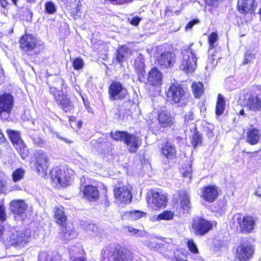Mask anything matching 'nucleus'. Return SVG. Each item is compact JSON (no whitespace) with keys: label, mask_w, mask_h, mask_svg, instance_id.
Wrapping results in <instances>:
<instances>
[{"label":"nucleus","mask_w":261,"mask_h":261,"mask_svg":"<svg viewBox=\"0 0 261 261\" xmlns=\"http://www.w3.org/2000/svg\"><path fill=\"white\" fill-rule=\"evenodd\" d=\"M31 240V232L27 229L12 228L5 232L4 241L10 245L24 246Z\"/></svg>","instance_id":"obj_1"},{"label":"nucleus","mask_w":261,"mask_h":261,"mask_svg":"<svg viewBox=\"0 0 261 261\" xmlns=\"http://www.w3.org/2000/svg\"><path fill=\"white\" fill-rule=\"evenodd\" d=\"M111 137L116 141L123 142L128 147V151L132 153H136L142 145L141 138L126 131L111 132Z\"/></svg>","instance_id":"obj_2"},{"label":"nucleus","mask_w":261,"mask_h":261,"mask_svg":"<svg viewBox=\"0 0 261 261\" xmlns=\"http://www.w3.org/2000/svg\"><path fill=\"white\" fill-rule=\"evenodd\" d=\"M167 97L178 106L183 107L188 101L189 95L181 86L178 84H173L170 85L167 93Z\"/></svg>","instance_id":"obj_3"},{"label":"nucleus","mask_w":261,"mask_h":261,"mask_svg":"<svg viewBox=\"0 0 261 261\" xmlns=\"http://www.w3.org/2000/svg\"><path fill=\"white\" fill-rule=\"evenodd\" d=\"M41 43L30 34L22 36L20 40L21 48L27 55L31 56L39 53L41 49Z\"/></svg>","instance_id":"obj_4"},{"label":"nucleus","mask_w":261,"mask_h":261,"mask_svg":"<svg viewBox=\"0 0 261 261\" xmlns=\"http://www.w3.org/2000/svg\"><path fill=\"white\" fill-rule=\"evenodd\" d=\"M182 58L179 68L181 70L188 72H193L197 66V58L190 47L182 51Z\"/></svg>","instance_id":"obj_5"},{"label":"nucleus","mask_w":261,"mask_h":261,"mask_svg":"<svg viewBox=\"0 0 261 261\" xmlns=\"http://www.w3.org/2000/svg\"><path fill=\"white\" fill-rule=\"evenodd\" d=\"M254 250V246L250 241H243L236 249V257L239 261H248L252 257Z\"/></svg>","instance_id":"obj_6"},{"label":"nucleus","mask_w":261,"mask_h":261,"mask_svg":"<svg viewBox=\"0 0 261 261\" xmlns=\"http://www.w3.org/2000/svg\"><path fill=\"white\" fill-rule=\"evenodd\" d=\"M7 133L11 142L21 158L25 159L29 154V149L21 139L20 133L12 130H8Z\"/></svg>","instance_id":"obj_7"},{"label":"nucleus","mask_w":261,"mask_h":261,"mask_svg":"<svg viewBox=\"0 0 261 261\" xmlns=\"http://www.w3.org/2000/svg\"><path fill=\"white\" fill-rule=\"evenodd\" d=\"M14 106L13 96L9 93L0 94V117L7 120L10 117Z\"/></svg>","instance_id":"obj_8"},{"label":"nucleus","mask_w":261,"mask_h":261,"mask_svg":"<svg viewBox=\"0 0 261 261\" xmlns=\"http://www.w3.org/2000/svg\"><path fill=\"white\" fill-rule=\"evenodd\" d=\"M215 221L211 222L203 218L196 217L193 218L192 222V229L195 234L203 236L216 225Z\"/></svg>","instance_id":"obj_9"},{"label":"nucleus","mask_w":261,"mask_h":261,"mask_svg":"<svg viewBox=\"0 0 261 261\" xmlns=\"http://www.w3.org/2000/svg\"><path fill=\"white\" fill-rule=\"evenodd\" d=\"M233 219L239 224V230L242 233H251L255 227V219L251 216H242L238 214L234 215Z\"/></svg>","instance_id":"obj_10"},{"label":"nucleus","mask_w":261,"mask_h":261,"mask_svg":"<svg viewBox=\"0 0 261 261\" xmlns=\"http://www.w3.org/2000/svg\"><path fill=\"white\" fill-rule=\"evenodd\" d=\"M109 99L111 101L121 100L128 95V91L119 82H113L109 88Z\"/></svg>","instance_id":"obj_11"},{"label":"nucleus","mask_w":261,"mask_h":261,"mask_svg":"<svg viewBox=\"0 0 261 261\" xmlns=\"http://www.w3.org/2000/svg\"><path fill=\"white\" fill-rule=\"evenodd\" d=\"M107 257L108 261H133L132 253L127 251H120L116 248H111L109 251Z\"/></svg>","instance_id":"obj_12"},{"label":"nucleus","mask_w":261,"mask_h":261,"mask_svg":"<svg viewBox=\"0 0 261 261\" xmlns=\"http://www.w3.org/2000/svg\"><path fill=\"white\" fill-rule=\"evenodd\" d=\"M151 198L148 201V205L152 209L164 207L166 205L167 199L165 195L159 191H153Z\"/></svg>","instance_id":"obj_13"},{"label":"nucleus","mask_w":261,"mask_h":261,"mask_svg":"<svg viewBox=\"0 0 261 261\" xmlns=\"http://www.w3.org/2000/svg\"><path fill=\"white\" fill-rule=\"evenodd\" d=\"M157 61L163 68L170 67L175 61V55L170 51H164L157 56Z\"/></svg>","instance_id":"obj_14"},{"label":"nucleus","mask_w":261,"mask_h":261,"mask_svg":"<svg viewBox=\"0 0 261 261\" xmlns=\"http://www.w3.org/2000/svg\"><path fill=\"white\" fill-rule=\"evenodd\" d=\"M35 167L39 174L42 176L46 175L48 162L47 157L45 153L38 152L36 155Z\"/></svg>","instance_id":"obj_15"},{"label":"nucleus","mask_w":261,"mask_h":261,"mask_svg":"<svg viewBox=\"0 0 261 261\" xmlns=\"http://www.w3.org/2000/svg\"><path fill=\"white\" fill-rule=\"evenodd\" d=\"M246 107L254 112L261 111V92L251 94L246 99Z\"/></svg>","instance_id":"obj_16"},{"label":"nucleus","mask_w":261,"mask_h":261,"mask_svg":"<svg viewBox=\"0 0 261 261\" xmlns=\"http://www.w3.org/2000/svg\"><path fill=\"white\" fill-rule=\"evenodd\" d=\"M237 7L239 11L242 14H252L256 9L257 3L255 0H239Z\"/></svg>","instance_id":"obj_17"},{"label":"nucleus","mask_w":261,"mask_h":261,"mask_svg":"<svg viewBox=\"0 0 261 261\" xmlns=\"http://www.w3.org/2000/svg\"><path fill=\"white\" fill-rule=\"evenodd\" d=\"M114 195L118 200L125 203L131 201L132 196L130 191L125 187H119L114 190Z\"/></svg>","instance_id":"obj_18"},{"label":"nucleus","mask_w":261,"mask_h":261,"mask_svg":"<svg viewBox=\"0 0 261 261\" xmlns=\"http://www.w3.org/2000/svg\"><path fill=\"white\" fill-rule=\"evenodd\" d=\"M161 153L168 160H172L176 157V149L174 144L167 141L161 147Z\"/></svg>","instance_id":"obj_19"},{"label":"nucleus","mask_w":261,"mask_h":261,"mask_svg":"<svg viewBox=\"0 0 261 261\" xmlns=\"http://www.w3.org/2000/svg\"><path fill=\"white\" fill-rule=\"evenodd\" d=\"M148 81L152 86L160 85L162 82V73L156 68H152L148 73Z\"/></svg>","instance_id":"obj_20"},{"label":"nucleus","mask_w":261,"mask_h":261,"mask_svg":"<svg viewBox=\"0 0 261 261\" xmlns=\"http://www.w3.org/2000/svg\"><path fill=\"white\" fill-rule=\"evenodd\" d=\"M261 135L258 129L253 127L248 128L246 133V140L251 145H255L258 143L260 140Z\"/></svg>","instance_id":"obj_21"},{"label":"nucleus","mask_w":261,"mask_h":261,"mask_svg":"<svg viewBox=\"0 0 261 261\" xmlns=\"http://www.w3.org/2000/svg\"><path fill=\"white\" fill-rule=\"evenodd\" d=\"M178 195L179 197L181 207L184 211V213L188 214L191 206L189 195L185 190L179 191Z\"/></svg>","instance_id":"obj_22"},{"label":"nucleus","mask_w":261,"mask_h":261,"mask_svg":"<svg viewBox=\"0 0 261 261\" xmlns=\"http://www.w3.org/2000/svg\"><path fill=\"white\" fill-rule=\"evenodd\" d=\"M82 191L84 197L89 200H96L99 197L98 191L97 188L93 186H85Z\"/></svg>","instance_id":"obj_23"},{"label":"nucleus","mask_w":261,"mask_h":261,"mask_svg":"<svg viewBox=\"0 0 261 261\" xmlns=\"http://www.w3.org/2000/svg\"><path fill=\"white\" fill-rule=\"evenodd\" d=\"M218 192L215 186H208L204 188L202 197L209 202H213L217 197Z\"/></svg>","instance_id":"obj_24"},{"label":"nucleus","mask_w":261,"mask_h":261,"mask_svg":"<svg viewBox=\"0 0 261 261\" xmlns=\"http://www.w3.org/2000/svg\"><path fill=\"white\" fill-rule=\"evenodd\" d=\"M173 120L174 118L166 111H162L159 114V122L163 127L171 126L173 123Z\"/></svg>","instance_id":"obj_25"},{"label":"nucleus","mask_w":261,"mask_h":261,"mask_svg":"<svg viewBox=\"0 0 261 261\" xmlns=\"http://www.w3.org/2000/svg\"><path fill=\"white\" fill-rule=\"evenodd\" d=\"M10 208L14 214L19 215L24 213L27 206L22 200H14L11 202Z\"/></svg>","instance_id":"obj_26"},{"label":"nucleus","mask_w":261,"mask_h":261,"mask_svg":"<svg viewBox=\"0 0 261 261\" xmlns=\"http://www.w3.org/2000/svg\"><path fill=\"white\" fill-rule=\"evenodd\" d=\"M131 54V50L127 46H122L119 47L116 52V60L118 63H122L126 60Z\"/></svg>","instance_id":"obj_27"},{"label":"nucleus","mask_w":261,"mask_h":261,"mask_svg":"<svg viewBox=\"0 0 261 261\" xmlns=\"http://www.w3.org/2000/svg\"><path fill=\"white\" fill-rule=\"evenodd\" d=\"M134 66L136 70L137 71L138 74L139 78L140 77V75H143L145 72V66L144 64V58L142 54H140L135 60Z\"/></svg>","instance_id":"obj_28"},{"label":"nucleus","mask_w":261,"mask_h":261,"mask_svg":"<svg viewBox=\"0 0 261 261\" xmlns=\"http://www.w3.org/2000/svg\"><path fill=\"white\" fill-rule=\"evenodd\" d=\"M55 222L60 226L64 228L65 223V215L64 211V208L56 207L55 208Z\"/></svg>","instance_id":"obj_29"},{"label":"nucleus","mask_w":261,"mask_h":261,"mask_svg":"<svg viewBox=\"0 0 261 261\" xmlns=\"http://www.w3.org/2000/svg\"><path fill=\"white\" fill-rule=\"evenodd\" d=\"M51 177L55 182L63 186L65 176L60 168L57 167L52 171Z\"/></svg>","instance_id":"obj_30"},{"label":"nucleus","mask_w":261,"mask_h":261,"mask_svg":"<svg viewBox=\"0 0 261 261\" xmlns=\"http://www.w3.org/2000/svg\"><path fill=\"white\" fill-rule=\"evenodd\" d=\"M225 107V101L222 95L219 94L218 96L216 108V114L217 116L222 115Z\"/></svg>","instance_id":"obj_31"},{"label":"nucleus","mask_w":261,"mask_h":261,"mask_svg":"<svg viewBox=\"0 0 261 261\" xmlns=\"http://www.w3.org/2000/svg\"><path fill=\"white\" fill-rule=\"evenodd\" d=\"M192 88L195 97H199L203 92V84L201 82L193 83Z\"/></svg>","instance_id":"obj_32"},{"label":"nucleus","mask_w":261,"mask_h":261,"mask_svg":"<svg viewBox=\"0 0 261 261\" xmlns=\"http://www.w3.org/2000/svg\"><path fill=\"white\" fill-rule=\"evenodd\" d=\"M255 58V55L252 51L247 50L244 54V58L243 61L244 65L252 63Z\"/></svg>","instance_id":"obj_33"},{"label":"nucleus","mask_w":261,"mask_h":261,"mask_svg":"<svg viewBox=\"0 0 261 261\" xmlns=\"http://www.w3.org/2000/svg\"><path fill=\"white\" fill-rule=\"evenodd\" d=\"M25 171L22 168L15 170L12 174V179L14 182H17L21 180L24 175Z\"/></svg>","instance_id":"obj_34"},{"label":"nucleus","mask_w":261,"mask_h":261,"mask_svg":"<svg viewBox=\"0 0 261 261\" xmlns=\"http://www.w3.org/2000/svg\"><path fill=\"white\" fill-rule=\"evenodd\" d=\"M191 143L194 148L201 144L202 136L198 132H194L192 137Z\"/></svg>","instance_id":"obj_35"},{"label":"nucleus","mask_w":261,"mask_h":261,"mask_svg":"<svg viewBox=\"0 0 261 261\" xmlns=\"http://www.w3.org/2000/svg\"><path fill=\"white\" fill-rule=\"evenodd\" d=\"M173 213L171 211H166L160 215H159L156 218L157 220H169L173 218Z\"/></svg>","instance_id":"obj_36"},{"label":"nucleus","mask_w":261,"mask_h":261,"mask_svg":"<svg viewBox=\"0 0 261 261\" xmlns=\"http://www.w3.org/2000/svg\"><path fill=\"white\" fill-rule=\"evenodd\" d=\"M174 261H188L186 254L181 251L177 250L174 252Z\"/></svg>","instance_id":"obj_37"},{"label":"nucleus","mask_w":261,"mask_h":261,"mask_svg":"<svg viewBox=\"0 0 261 261\" xmlns=\"http://www.w3.org/2000/svg\"><path fill=\"white\" fill-rule=\"evenodd\" d=\"M129 213L130 218L135 220L139 219L146 215L145 213L140 211H133L129 212Z\"/></svg>","instance_id":"obj_38"},{"label":"nucleus","mask_w":261,"mask_h":261,"mask_svg":"<svg viewBox=\"0 0 261 261\" xmlns=\"http://www.w3.org/2000/svg\"><path fill=\"white\" fill-rule=\"evenodd\" d=\"M187 245L189 250L191 252L195 254L198 253V249L197 248V247L192 239H190L188 240Z\"/></svg>","instance_id":"obj_39"},{"label":"nucleus","mask_w":261,"mask_h":261,"mask_svg":"<svg viewBox=\"0 0 261 261\" xmlns=\"http://www.w3.org/2000/svg\"><path fill=\"white\" fill-rule=\"evenodd\" d=\"M38 261H54L52 256L47 252H40L38 255Z\"/></svg>","instance_id":"obj_40"},{"label":"nucleus","mask_w":261,"mask_h":261,"mask_svg":"<svg viewBox=\"0 0 261 261\" xmlns=\"http://www.w3.org/2000/svg\"><path fill=\"white\" fill-rule=\"evenodd\" d=\"M80 249L75 246H74L73 249H69V254L71 259L74 257V259H73V261H85L83 259L80 257H74V254H76L77 252H80Z\"/></svg>","instance_id":"obj_41"},{"label":"nucleus","mask_w":261,"mask_h":261,"mask_svg":"<svg viewBox=\"0 0 261 261\" xmlns=\"http://www.w3.org/2000/svg\"><path fill=\"white\" fill-rule=\"evenodd\" d=\"M218 34L216 33H212L208 37V42L210 44V48H213L215 47V43L217 40Z\"/></svg>","instance_id":"obj_42"},{"label":"nucleus","mask_w":261,"mask_h":261,"mask_svg":"<svg viewBox=\"0 0 261 261\" xmlns=\"http://www.w3.org/2000/svg\"><path fill=\"white\" fill-rule=\"evenodd\" d=\"M206 6L217 8L223 0H204Z\"/></svg>","instance_id":"obj_43"},{"label":"nucleus","mask_w":261,"mask_h":261,"mask_svg":"<svg viewBox=\"0 0 261 261\" xmlns=\"http://www.w3.org/2000/svg\"><path fill=\"white\" fill-rule=\"evenodd\" d=\"M56 10L55 4L51 2H49L46 3L45 5V10L47 13L49 14H53L55 12Z\"/></svg>","instance_id":"obj_44"},{"label":"nucleus","mask_w":261,"mask_h":261,"mask_svg":"<svg viewBox=\"0 0 261 261\" xmlns=\"http://www.w3.org/2000/svg\"><path fill=\"white\" fill-rule=\"evenodd\" d=\"M83 65V61L80 58H76L73 61V66L75 69L79 70L82 68Z\"/></svg>","instance_id":"obj_45"},{"label":"nucleus","mask_w":261,"mask_h":261,"mask_svg":"<svg viewBox=\"0 0 261 261\" xmlns=\"http://www.w3.org/2000/svg\"><path fill=\"white\" fill-rule=\"evenodd\" d=\"M69 121L71 127L73 129L80 128L82 125V122L80 120L72 121V118H69Z\"/></svg>","instance_id":"obj_46"},{"label":"nucleus","mask_w":261,"mask_h":261,"mask_svg":"<svg viewBox=\"0 0 261 261\" xmlns=\"http://www.w3.org/2000/svg\"><path fill=\"white\" fill-rule=\"evenodd\" d=\"M215 59L214 58L213 56H212L211 57H209L208 59L207 64L205 67V69L212 70L216 65L215 63Z\"/></svg>","instance_id":"obj_47"},{"label":"nucleus","mask_w":261,"mask_h":261,"mask_svg":"<svg viewBox=\"0 0 261 261\" xmlns=\"http://www.w3.org/2000/svg\"><path fill=\"white\" fill-rule=\"evenodd\" d=\"M66 227H67V225H66ZM68 234V239L69 240H72L74 238H75L77 235V233L76 231L74 230L73 228L70 229H67L66 228V234Z\"/></svg>","instance_id":"obj_48"},{"label":"nucleus","mask_w":261,"mask_h":261,"mask_svg":"<svg viewBox=\"0 0 261 261\" xmlns=\"http://www.w3.org/2000/svg\"><path fill=\"white\" fill-rule=\"evenodd\" d=\"M141 20V18L138 16H134L128 18V20L130 23L134 26H137L140 23Z\"/></svg>","instance_id":"obj_49"},{"label":"nucleus","mask_w":261,"mask_h":261,"mask_svg":"<svg viewBox=\"0 0 261 261\" xmlns=\"http://www.w3.org/2000/svg\"><path fill=\"white\" fill-rule=\"evenodd\" d=\"M67 172L69 175H70L69 177V180L66 179V186L68 185H71L73 182L74 177V172L71 169H67Z\"/></svg>","instance_id":"obj_50"},{"label":"nucleus","mask_w":261,"mask_h":261,"mask_svg":"<svg viewBox=\"0 0 261 261\" xmlns=\"http://www.w3.org/2000/svg\"><path fill=\"white\" fill-rule=\"evenodd\" d=\"M7 216L5 213V207L0 204V221L4 222L6 220Z\"/></svg>","instance_id":"obj_51"},{"label":"nucleus","mask_w":261,"mask_h":261,"mask_svg":"<svg viewBox=\"0 0 261 261\" xmlns=\"http://www.w3.org/2000/svg\"><path fill=\"white\" fill-rule=\"evenodd\" d=\"M192 169L191 166H189L187 167L186 170L182 172V175L184 177H188L190 179L192 176Z\"/></svg>","instance_id":"obj_52"},{"label":"nucleus","mask_w":261,"mask_h":261,"mask_svg":"<svg viewBox=\"0 0 261 261\" xmlns=\"http://www.w3.org/2000/svg\"><path fill=\"white\" fill-rule=\"evenodd\" d=\"M199 21L198 19H193V20L190 21L187 24V25L185 27L186 30L188 31V30L192 29L193 25H195V24L198 23Z\"/></svg>","instance_id":"obj_53"},{"label":"nucleus","mask_w":261,"mask_h":261,"mask_svg":"<svg viewBox=\"0 0 261 261\" xmlns=\"http://www.w3.org/2000/svg\"><path fill=\"white\" fill-rule=\"evenodd\" d=\"M146 245L151 250H154L156 248L158 243L155 240L149 241L146 242Z\"/></svg>","instance_id":"obj_54"},{"label":"nucleus","mask_w":261,"mask_h":261,"mask_svg":"<svg viewBox=\"0 0 261 261\" xmlns=\"http://www.w3.org/2000/svg\"><path fill=\"white\" fill-rule=\"evenodd\" d=\"M91 222V220H81L80 225L82 228L87 230L89 227V224H90Z\"/></svg>","instance_id":"obj_55"},{"label":"nucleus","mask_w":261,"mask_h":261,"mask_svg":"<svg viewBox=\"0 0 261 261\" xmlns=\"http://www.w3.org/2000/svg\"><path fill=\"white\" fill-rule=\"evenodd\" d=\"M88 228L87 229V231H91L93 232H97L98 231V228L97 226L94 224V223H92V222L90 223V224H89Z\"/></svg>","instance_id":"obj_56"},{"label":"nucleus","mask_w":261,"mask_h":261,"mask_svg":"<svg viewBox=\"0 0 261 261\" xmlns=\"http://www.w3.org/2000/svg\"><path fill=\"white\" fill-rule=\"evenodd\" d=\"M73 105L72 102L66 98V113L67 112V111L71 112V111L73 110Z\"/></svg>","instance_id":"obj_57"},{"label":"nucleus","mask_w":261,"mask_h":261,"mask_svg":"<svg viewBox=\"0 0 261 261\" xmlns=\"http://www.w3.org/2000/svg\"><path fill=\"white\" fill-rule=\"evenodd\" d=\"M194 118L193 113L192 111L189 112L187 114L185 115V121L189 122L192 121Z\"/></svg>","instance_id":"obj_58"},{"label":"nucleus","mask_w":261,"mask_h":261,"mask_svg":"<svg viewBox=\"0 0 261 261\" xmlns=\"http://www.w3.org/2000/svg\"><path fill=\"white\" fill-rule=\"evenodd\" d=\"M6 191V183L0 179V194L4 193Z\"/></svg>","instance_id":"obj_59"},{"label":"nucleus","mask_w":261,"mask_h":261,"mask_svg":"<svg viewBox=\"0 0 261 261\" xmlns=\"http://www.w3.org/2000/svg\"><path fill=\"white\" fill-rule=\"evenodd\" d=\"M128 231L133 234H136L139 232V230L138 229L134 228L133 227H132L130 226L128 227Z\"/></svg>","instance_id":"obj_60"},{"label":"nucleus","mask_w":261,"mask_h":261,"mask_svg":"<svg viewBox=\"0 0 261 261\" xmlns=\"http://www.w3.org/2000/svg\"><path fill=\"white\" fill-rule=\"evenodd\" d=\"M255 195L261 198V187H258L255 191Z\"/></svg>","instance_id":"obj_61"},{"label":"nucleus","mask_w":261,"mask_h":261,"mask_svg":"<svg viewBox=\"0 0 261 261\" xmlns=\"http://www.w3.org/2000/svg\"><path fill=\"white\" fill-rule=\"evenodd\" d=\"M133 1V0H119L118 2V5H123L124 4L130 3Z\"/></svg>","instance_id":"obj_62"},{"label":"nucleus","mask_w":261,"mask_h":261,"mask_svg":"<svg viewBox=\"0 0 261 261\" xmlns=\"http://www.w3.org/2000/svg\"><path fill=\"white\" fill-rule=\"evenodd\" d=\"M80 10L79 7L77 6L76 8V14L74 13V12L73 11H72L71 13L73 14V15L74 16V18H76L77 17L80 16V15H79V13H80Z\"/></svg>","instance_id":"obj_63"},{"label":"nucleus","mask_w":261,"mask_h":261,"mask_svg":"<svg viewBox=\"0 0 261 261\" xmlns=\"http://www.w3.org/2000/svg\"><path fill=\"white\" fill-rule=\"evenodd\" d=\"M0 4L2 7L6 8L8 3L6 0H0Z\"/></svg>","instance_id":"obj_64"}]
</instances>
